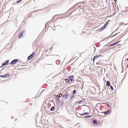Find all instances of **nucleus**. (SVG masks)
I'll list each match as a JSON object with an SVG mask.
<instances>
[{
  "instance_id": "12",
  "label": "nucleus",
  "mask_w": 128,
  "mask_h": 128,
  "mask_svg": "<svg viewBox=\"0 0 128 128\" xmlns=\"http://www.w3.org/2000/svg\"><path fill=\"white\" fill-rule=\"evenodd\" d=\"M106 85L108 86H110V82L108 81H107L106 82Z\"/></svg>"
},
{
  "instance_id": "18",
  "label": "nucleus",
  "mask_w": 128,
  "mask_h": 128,
  "mask_svg": "<svg viewBox=\"0 0 128 128\" xmlns=\"http://www.w3.org/2000/svg\"><path fill=\"white\" fill-rule=\"evenodd\" d=\"M119 42H116V43H114V44H112L111 45H110V46H112L116 44H118V43Z\"/></svg>"
},
{
  "instance_id": "33",
  "label": "nucleus",
  "mask_w": 128,
  "mask_h": 128,
  "mask_svg": "<svg viewBox=\"0 0 128 128\" xmlns=\"http://www.w3.org/2000/svg\"><path fill=\"white\" fill-rule=\"evenodd\" d=\"M92 65H93V64L92 65H91L90 66H92Z\"/></svg>"
},
{
  "instance_id": "16",
  "label": "nucleus",
  "mask_w": 128,
  "mask_h": 128,
  "mask_svg": "<svg viewBox=\"0 0 128 128\" xmlns=\"http://www.w3.org/2000/svg\"><path fill=\"white\" fill-rule=\"evenodd\" d=\"M108 21L106 23V24H105L104 25V26H103L104 27H105V28H106V26H107V24H108Z\"/></svg>"
},
{
  "instance_id": "21",
  "label": "nucleus",
  "mask_w": 128,
  "mask_h": 128,
  "mask_svg": "<svg viewBox=\"0 0 128 128\" xmlns=\"http://www.w3.org/2000/svg\"><path fill=\"white\" fill-rule=\"evenodd\" d=\"M98 67H95L94 68V70H97L98 69Z\"/></svg>"
},
{
  "instance_id": "2",
  "label": "nucleus",
  "mask_w": 128,
  "mask_h": 128,
  "mask_svg": "<svg viewBox=\"0 0 128 128\" xmlns=\"http://www.w3.org/2000/svg\"><path fill=\"white\" fill-rule=\"evenodd\" d=\"M19 60L18 59H15L13 60L11 62L10 64H15L17 63L18 62H19Z\"/></svg>"
},
{
  "instance_id": "25",
  "label": "nucleus",
  "mask_w": 128,
  "mask_h": 128,
  "mask_svg": "<svg viewBox=\"0 0 128 128\" xmlns=\"http://www.w3.org/2000/svg\"><path fill=\"white\" fill-rule=\"evenodd\" d=\"M110 88H111V89L112 90H113V88L112 87V86H110Z\"/></svg>"
},
{
  "instance_id": "23",
  "label": "nucleus",
  "mask_w": 128,
  "mask_h": 128,
  "mask_svg": "<svg viewBox=\"0 0 128 128\" xmlns=\"http://www.w3.org/2000/svg\"><path fill=\"white\" fill-rule=\"evenodd\" d=\"M21 0H18V1H17V3H19L20 2Z\"/></svg>"
},
{
  "instance_id": "20",
  "label": "nucleus",
  "mask_w": 128,
  "mask_h": 128,
  "mask_svg": "<svg viewBox=\"0 0 128 128\" xmlns=\"http://www.w3.org/2000/svg\"><path fill=\"white\" fill-rule=\"evenodd\" d=\"M76 92V90H74L73 91L72 94H74Z\"/></svg>"
},
{
  "instance_id": "8",
  "label": "nucleus",
  "mask_w": 128,
  "mask_h": 128,
  "mask_svg": "<svg viewBox=\"0 0 128 128\" xmlns=\"http://www.w3.org/2000/svg\"><path fill=\"white\" fill-rule=\"evenodd\" d=\"M33 57V53L30 55L28 58V60L31 59Z\"/></svg>"
},
{
  "instance_id": "26",
  "label": "nucleus",
  "mask_w": 128,
  "mask_h": 128,
  "mask_svg": "<svg viewBox=\"0 0 128 128\" xmlns=\"http://www.w3.org/2000/svg\"><path fill=\"white\" fill-rule=\"evenodd\" d=\"M6 64H2V66H1L0 67V68H2V67H3L4 66V65H5Z\"/></svg>"
},
{
  "instance_id": "15",
  "label": "nucleus",
  "mask_w": 128,
  "mask_h": 128,
  "mask_svg": "<svg viewBox=\"0 0 128 128\" xmlns=\"http://www.w3.org/2000/svg\"><path fill=\"white\" fill-rule=\"evenodd\" d=\"M54 106H52V107L50 109V110L51 111H53L54 110Z\"/></svg>"
},
{
  "instance_id": "32",
  "label": "nucleus",
  "mask_w": 128,
  "mask_h": 128,
  "mask_svg": "<svg viewBox=\"0 0 128 128\" xmlns=\"http://www.w3.org/2000/svg\"><path fill=\"white\" fill-rule=\"evenodd\" d=\"M73 96V97H74V96Z\"/></svg>"
},
{
  "instance_id": "11",
  "label": "nucleus",
  "mask_w": 128,
  "mask_h": 128,
  "mask_svg": "<svg viewBox=\"0 0 128 128\" xmlns=\"http://www.w3.org/2000/svg\"><path fill=\"white\" fill-rule=\"evenodd\" d=\"M105 28V27H104L103 26L101 28L99 29L100 31H102Z\"/></svg>"
},
{
  "instance_id": "1",
  "label": "nucleus",
  "mask_w": 128,
  "mask_h": 128,
  "mask_svg": "<svg viewBox=\"0 0 128 128\" xmlns=\"http://www.w3.org/2000/svg\"><path fill=\"white\" fill-rule=\"evenodd\" d=\"M102 56L100 55H96L94 57L93 60L94 62L95 60H98L100 57Z\"/></svg>"
},
{
  "instance_id": "17",
  "label": "nucleus",
  "mask_w": 128,
  "mask_h": 128,
  "mask_svg": "<svg viewBox=\"0 0 128 128\" xmlns=\"http://www.w3.org/2000/svg\"><path fill=\"white\" fill-rule=\"evenodd\" d=\"M83 101L82 100H80L78 101L77 102L78 104H80L81 102H82Z\"/></svg>"
},
{
  "instance_id": "10",
  "label": "nucleus",
  "mask_w": 128,
  "mask_h": 128,
  "mask_svg": "<svg viewBox=\"0 0 128 128\" xmlns=\"http://www.w3.org/2000/svg\"><path fill=\"white\" fill-rule=\"evenodd\" d=\"M9 62V60H7L5 62L2 63V64H8Z\"/></svg>"
},
{
  "instance_id": "22",
  "label": "nucleus",
  "mask_w": 128,
  "mask_h": 128,
  "mask_svg": "<svg viewBox=\"0 0 128 128\" xmlns=\"http://www.w3.org/2000/svg\"><path fill=\"white\" fill-rule=\"evenodd\" d=\"M126 10L125 11V12H126L127 11H128V7H126Z\"/></svg>"
},
{
  "instance_id": "9",
  "label": "nucleus",
  "mask_w": 128,
  "mask_h": 128,
  "mask_svg": "<svg viewBox=\"0 0 128 128\" xmlns=\"http://www.w3.org/2000/svg\"><path fill=\"white\" fill-rule=\"evenodd\" d=\"M68 96L69 95L68 94H64L63 96L62 97L64 98L67 99L68 98Z\"/></svg>"
},
{
  "instance_id": "13",
  "label": "nucleus",
  "mask_w": 128,
  "mask_h": 128,
  "mask_svg": "<svg viewBox=\"0 0 128 128\" xmlns=\"http://www.w3.org/2000/svg\"><path fill=\"white\" fill-rule=\"evenodd\" d=\"M93 123L94 124H97V122L96 120H94L93 121Z\"/></svg>"
},
{
  "instance_id": "6",
  "label": "nucleus",
  "mask_w": 128,
  "mask_h": 128,
  "mask_svg": "<svg viewBox=\"0 0 128 128\" xmlns=\"http://www.w3.org/2000/svg\"><path fill=\"white\" fill-rule=\"evenodd\" d=\"M111 112V111L110 110H107L105 111L104 112H103V113H104L105 114H108L110 113Z\"/></svg>"
},
{
  "instance_id": "29",
  "label": "nucleus",
  "mask_w": 128,
  "mask_h": 128,
  "mask_svg": "<svg viewBox=\"0 0 128 128\" xmlns=\"http://www.w3.org/2000/svg\"><path fill=\"white\" fill-rule=\"evenodd\" d=\"M128 61V58H127L126 60V61Z\"/></svg>"
},
{
  "instance_id": "27",
  "label": "nucleus",
  "mask_w": 128,
  "mask_h": 128,
  "mask_svg": "<svg viewBox=\"0 0 128 128\" xmlns=\"http://www.w3.org/2000/svg\"><path fill=\"white\" fill-rule=\"evenodd\" d=\"M19 62H19L18 63L19 64H22V63H22V62L20 61H19Z\"/></svg>"
},
{
  "instance_id": "3",
  "label": "nucleus",
  "mask_w": 128,
  "mask_h": 128,
  "mask_svg": "<svg viewBox=\"0 0 128 128\" xmlns=\"http://www.w3.org/2000/svg\"><path fill=\"white\" fill-rule=\"evenodd\" d=\"M74 76H71L69 77V80H70V82H71L73 81L74 80Z\"/></svg>"
},
{
  "instance_id": "28",
  "label": "nucleus",
  "mask_w": 128,
  "mask_h": 128,
  "mask_svg": "<svg viewBox=\"0 0 128 128\" xmlns=\"http://www.w3.org/2000/svg\"><path fill=\"white\" fill-rule=\"evenodd\" d=\"M118 33H116L114 36H115L117 35Z\"/></svg>"
},
{
  "instance_id": "7",
  "label": "nucleus",
  "mask_w": 128,
  "mask_h": 128,
  "mask_svg": "<svg viewBox=\"0 0 128 128\" xmlns=\"http://www.w3.org/2000/svg\"><path fill=\"white\" fill-rule=\"evenodd\" d=\"M64 81L66 84H70V80L68 79H64Z\"/></svg>"
},
{
  "instance_id": "30",
  "label": "nucleus",
  "mask_w": 128,
  "mask_h": 128,
  "mask_svg": "<svg viewBox=\"0 0 128 128\" xmlns=\"http://www.w3.org/2000/svg\"><path fill=\"white\" fill-rule=\"evenodd\" d=\"M114 0V2H116L117 0Z\"/></svg>"
},
{
  "instance_id": "31",
  "label": "nucleus",
  "mask_w": 128,
  "mask_h": 128,
  "mask_svg": "<svg viewBox=\"0 0 128 128\" xmlns=\"http://www.w3.org/2000/svg\"><path fill=\"white\" fill-rule=\"evenodd\" d=\"M127 66V67H128V64Z\"/></svg>"
},
{
  "instance_id": "5",
  "label": "nucleus",
  "mask_w": 128,
  "mask_h": 128,
  "mask_svg": "<svg viewBox=\"0 0 128 128\" xmlns=\"http://www.w3.org/2000/svg\"><path fill=\"white\" fill-rule=\"evenodd\" d=\"M10 76V74H7L4 75L0 76V77L2 78H6Z\"/></svg>"
},
{
  "instance_id": "24",
  "label": "nucleus",
  "mask_w": 128,
  "mask_h": 128,
  "mask_svg": "<svg viewBox=\"0 0 128 128\" xmlns=\"http://www.w3.org/2000/svg\"><path fill=\"white\" fill-rule=\"evenodd\" d=\"M90 117V116L89 115V116H85V117L86 118H88V117Z\"/></svg>"
},
{
  "instance_id": "19",
  "label": "nucleus",
  "mask_w": 128,
  "mask_h": 128,
  "mask_svg": "<svg viewBox=\"0 0 128 128\" xmlns=\"http://www.w3.org/2000/svg\"><path fill=\"white\" fill-rule=\"evenodd\" d=\"M88 114V112H85L84 114H81L82 115H86V114Z\"/></svg>"
},
{
  "instance_id": "4",
  "label": "nucleus",
  "mask_w": 128,
  "mask_h": 128,
  "mask_svg": "<svg viewBox=\"0 0 128 128\" xmlns=\"http://www.w3.org/2000/svg\"><path fill=\"white\" fill-rule=\"evenodd\" d=\"M25 31H26L25 30H24L21 32L18 36V38H22L23 33L25 32Z\"/></svg>"
},
{
  "instance_id": "14",
  "label": "nucleus",
  "mask_w": 128,
  "mask_h": 128,
  "mask_svg": "<svg viewBox=\"0 0 128 128\" xmlns=\"http://www.w3.org/2000/svg\"><path fill=\"white\" fill-rule=\"evenodd\" d=\"M60 96H58L57 98H56V99L57 100H58V101H59L60 100V99H59V98H60Z\"/></svg>"
}]
</instances>
